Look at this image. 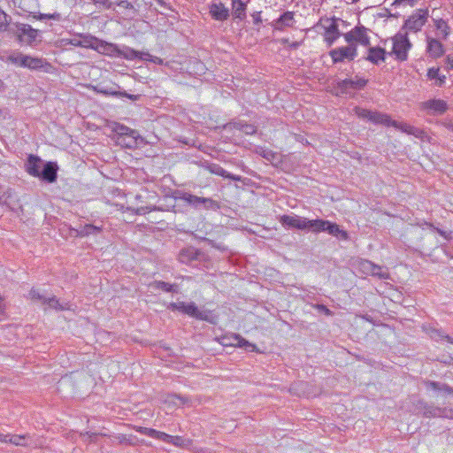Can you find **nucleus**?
<instances>
[{
	"instance_id": "nucleus-1",
	"label": "nucleus",
	"mask_w": 453,
	"mask_h": 453,
	"mask_svg": "<svg viewBox=\"0 0 453 453\" xmlns=\"http://www.w3.org/2000/svg\"><path fill=\"white\" fill-rule=\"evenodd\" d=\"M391 51L388 55H394L399 61H405L408 58V52L411 48V43L407 36V32L397 33L390 39Z\"/></svg>"
},
{
	"instance_id": "nucleus-2",
	"label": "nucleus",
	"mask_w": 453,
	"mask_h": 453,
	"mask_svg": "<svg viewBox=\"0 0 453 453\" xmlns=\"http://www.w3.org/2000/svg\"><path fill=\"white\" fill-rule=\"evenodd\" d=\"M337 21L334 18H321L314 26L318 32L323 30L324 39L328 45H332L341 35Z\"/></svg>"
},
{
	"instance_id": "nucleus-3",
	"label": "nucleus",
	"mask_w": 453,
	"mask_h": 453,
	"mask_svg": "<svg viewBox=\"0 0 453 453\" xmlns=\"http://www.w3.org/2000/svg\"><path fill=\"white\" fill-rule=\"evenodd\" d=\"M173 311H178L190 317L201 320H208L209 313L205 311H200L194 303H186L184 302L172 303L169 306Z\"/></svg>"
},
{
	"instance_id": "nucleus-4",
	"label": "nucleus",
	"mask_w": 453,
	"mask_h": 453,
	"mask_svg": "<svg viewBox=\"0 0 453 453\" xmlns=\"http://www.w3.org/2000/svg\"><path fill=\"white\" fill-rule=\"evenodd\" d=\"M428 12L425 9L417 10L404 23L403 29L416 33L419 31L426 22Z\"/></svg>"
},
{
	"instance_id": "nucleus-5",
	"label": "nucleus",
	"mask_w": 453,
	"mask_h": 453,
	"mask_svg": "<svg viewBox=\"0 0 453 453\" xmlns=\"http://www.w3.org/2000/svg\"><path fill=\"white\" fill-rule=\"evenodd\" d=\"M357 45L349 44L345 47H339L330 51L334 63H339L343 61H351L357 57Z\"/></svg>"
},
{
	"instance_id": "nucleus-6",
	"label": "nucleus",
	"mask_w": 453,
	"mask_h": 453,
	"mask_svg": "<svg viewBox=\"0 0 453 453\" xmlns=\"http://www.w3.org/2000/svg\"><path fill=\"white\" fill-rule=\"evenodd\" d=\"M419 109L428 115H441L449 109L448 104L442 99H430L420 103Z\"/></svg>"
},
{
	"instance_id": "nucleus-7",
	"label": "nucleus",
	"mask_w": 453,
	"mask_h": 453,
	"mask_svg": "<svg viewBox=\"0 0 453 453\" xmlns=\"http://www.w3.org/2000/svg\"><path fill=\"white\" fill-rule=\"evenodd\" d=\"M15 35L20 42L32 44L36 41L39 32L27 24H17Z\"/></svg>"
},
{
	"instance_id": "nucleus-8",
	"label": "nucleus",
	"mask_w": 453,
	"mask_h": 453,
	"mask_svg": "<svg viewBox=\"0 0 453 453\" xmlns=\"http://www.w3.org/2000/svg\"><path fill=\"white\" fill-rule=\"evenodd\" d=\"M179 199L195 208L203 207L205 209H211L217 205L216 202L211 198L200 197L186 192L182 193L179 196Z\"/></svg>"
},
{
	"instance_id": "nucleus-9",
	"label": "nucleus",
	"mask_w": 453,
	"mask_h": 453,
	"mask_svg": "<svg viewBox=\"0 0 453 453\" xmlns=\"http://www.w3.org/2000/svg\"><path fill=\"white\" fill-rule=\"evenodd\" d=\"M220 342L224 346H233V347H239L243 348L247 351H256L257 347L255 344L250 343L244 338H242L239 334H231V335H225L221 338Z\"/></svg>"
},
{
	"instance_id": "nucleus-10",
	"label": "nucleus",
	"mask_w": 453,
	"mask_h": 453,
	"mask_svg": "<svg viewBox=\"0 0 453 453\" xmlns=\"http://www.w3.org/2000/svg\"><path fill=\"white\" fill-rule=\"evenodd\" d=\"M344 39L349 44L358 42L361 45L368 46L370 44V38L367 35V29L364 27H356L349 32L344 34Z\"/></svg>"
},
{
	"instance_id": "nucleus-11",
	"label": "nucleus",
	"mask_w": 453,
	"mask_h": 453,
	"mask_svg": "<svg viewBox=\"0 0 453 453\" xmlns=\"http://www.w3.org/2000/svg\"><path fill=\"white\" fill-rule=\"evenodd\" d=\"M356 115L361 119H368L376 124H383L388 121V115L377 111H372L360 107L354 109Z\"/></svg>"
},
{
	"instance_id": "nucleus-12",
	"label": "nucleus",
	"mask_w": 453,
	"mask_h": 453,
	"mask_svg": "<svg viewBox=\"0 0 453 453\" xmlns=\"http://www.w3.org/2000/svg\"><path fill=\"white\" fill-rule=\"evenodd\" d=\"M280 223L288 227L300 230L307 229L308 219L297 215H283L280 219Z\"/></svg>"
},
{
	"instance_id": "nucleus-13",
	"label": "nucleus",
	"mask_w": 453,
	"mask_h": 453,
	"mask_svg": "<svg viewBox=\"0 0 453 453\" xmlns=\"http://www.w3.org/2000/svg\"><path fill=\"white\" fill-rule=\"evenodd\" d=\"M29 296L34 300H41L44 304H47L50 308H54L57 310H67L69 309V304L67 303H60L59 300L56 297L46 298L39 294V292L35 289H32L29 293Z\"/></svg>"
},
{
	"instance_id": "nucleus-14",
	"label": "nucleus",
	"mask_w": 453,
	"mask_h": 453,
	"mask_svg": "<svg viewBox=\"0 0 453 453\" xmlns=\"http://www.w3.org/2000/svg\"><path fill=\"white\" fill-rule=\"evenodd\" d=\"M210 14L212 19L224 21L229 17V10L222 3H212L210 5Z\"/></svg>"
},
{
	"instance_id": "nucleus-15",
	"label": "nucleus",
	"mask_w": 453,
	"mask_h": 453,
	"mask_svg": "<svg viewBox=\"0 0 453 453\" xmlns=\"http://www.w3.org/2000/svg\"><path fill=\"white\" fill-rule=\"evenodd\" d=\"M294 24V12H286L279 19L273 21V26L276 30H284L286 27H292Z\"/></svg>"
},
{
	"instance_id": "nucleus-16",
	"label": "nucleus",
	"mask_w": 453,
	"mask_h": 453,
	"mask_svg": "<svg viewBox=\"0 0 453 453\" xmlns=\"http://www.w3.org/2000/svg\"><path fill=\"white\" fill-rule=\"evenodd\" d=\"M43 165L38 157L30 155L27 162V171L30 175L39 177Z\"/></svg>"
},
{
	"instance_id": "nucleus-17",
	"label": "nucleus",
	"mask_w": 453,
	"mask_h": 453,
	"mask_svg": "<svg viewBox=\"0 0 453 453\" xmlns=\"http://www.w3.org/2000/svg\"><path fill=\"white\" fill-rule=\"evenodd\" d=\"M58 165L56 163L48 162L41 170V178L48 182H54L57 179Z\"/></svg>"
},
{
	"instance_id": "nucleus-18",
	"label": "nucleus",
	"mask_w": 453,
	"mask_h": 453,
	"mask_svg": "<svg viewBox=\"0 0 453 453\" xmlns=\"http://www.w3.org/2000/svg\"><path fill=\"white\" fill-rule=\"evenodd\" d=\"M250 0H232V14L235 19H243L246 17V7Z\"/></svg>"
},
{
	"instance_id": "nucleus-19",
	"label": "nucleus",
	"mask_w": 453,
	"mask_h": 453,
	"mask_svg": "<svg viewBox=\"0 0 453 453\" xmlns=\"http://www.w3.org/2000/svg\"><path fill=\"white\" fill-rule=\"evenodd\" d=\"M386 51L380 47H371L368 50L366 59L372 64L379 65L385 60Z\"/></svg>"
},
{
	"instance_id": "nucleus-20",
	"label": "nucleus",
	"mask_w": 453,
	"mask_h": 453,
	"mask_svg": "<svg viewBox=\"0 0 453 453\" xmlns=\"http://www.w3.org/2000/svg\"><path fill=\"white\" fill-rule=\"evenodd\" d=\"M164 403L169 409H173L188 404L189 399L178 395H168L165 396Z\"/></svg>"
},
{
	"instance_id": "nucleus-21",
	"label": "nucleus",
	"mask_w": 453,
	"mask_h": 453,
	"mask_svg": "<svg viewBox=\"0 0 453 453\" xmlns=\"http://www.w3.org/2000/svg\"><path fill=\"white\" fill-rule=\"evenodd\" d=\"M103 230V226H95L91 224H86L81 226L80 228L76 229V235L85 237L88 235H97Z\"/></svg>"
},
{
	"instance_id": "nucleus-22",
	"label": "nucleus",
	"mask_w": 453,
	"mask_h": 453,
	"mask_svg": "<svg viewBox=\"0 0 453 453\" xmlns=\"http://www.w3.org/2000/svg\"><path fill=\"white\" fill-rule=\"evenodd\" d=\"M95 50L99 53L116 57L118 52V46L104 41H98V42H96V46H95Z\"/></svg>"
},
{
	"instance_id": "nucleus-23",
	"label": "nucleus",
	"mask_w": 453,
	"mask_h": 453,
	"mask_svg": "<svg viewBox=\"0 0 453 453\" xmlns=\"http://www.w3.org/2000/svg\"><path fill=\"white\" fill-rule=\"evenodd\" d=\"M427 51L433 58H439L444 52L442 44L438 40L432 38L427 40Z\"/></svg>"
},
{
	"instance_id": "nucleus-24",
	"label": "nucleus",
	"mask_w": 453,
	"mask_h": 453,
	"mask_svg": "<svg viewBox=\"0 0 453 453\" xmlns=\"http://www.w3.org/2000/svg\"><path fill=\"white\" fill-rule=\"evenodd\" d=\"M209 171L216 175L222 176L226 179L240 181L242 177L227 173L223 167L219 165L212 164L209 167Z\"/></svg>"
},
{
	"instance_id": "nucleus-25",
	"label": "nucleus",
	"mask_w": 453,
	"mask_h": 453,
	"mask_svg": "<svg viewBox=\"0 0 453 453\" xmlns=\"http://www.w3.org/2000/svg\"><path fill=\"white\" fill-rule=\"evenodd\" d=\"M426 388L427 390H433L435 392H441V393H447V394H452L453 388L449 387L445 383H440L436 381H426L425 383Z\"/></svg>"
},
{
	"instance_id": "nucleus-26",
	"label": "nucleus",
	"mask_w": 453,
	"mask_h": 453,
	"mask_svg": "<svg viewBox=\"0 0 453 453\" xmlns=\"http://www.w3.org/2000/svg\"><path fill=\"white\" fill-rule=\"evenodd\" d=\"M139 141L142 142V139L140 136L139 133L137 132V135H127L121 140L118 139L117 142L121 146L132 149V148H135L138 145Z\"/></svg>"
},
{
	"instance_id": "nucleus-27",
	"label": "nucleus",
	"mask_w": 453,
	"mask_h": 453,
	"mask_svg": "<svg viewBox=\"0 0 453 453\" xmlns=\"http://www.w3.org/2000/svg\"><path fill=\"white\" fill-rule=\"evenodd\" d=\"M326 232L342 240L348 239L347 232L342 229H340L337 224L332 223L330 221L327 222Z\"/></svg>"
},
{
	"instance_id": "nucleus-28",
	"label": "nucleus",
	"mask_w": 453,
	"mask_h": 453,
	"mask_svg": "<svg viewBox=\"0 0 453 453\" xmlns=\"http://www.w3.org/2000/svg\"><path fill=\"white\" fill-rule=\"evenodd\" d=\"M113 131L118 134V139H123L127 135H137V131L122 124L116 123Z\"/></svg>"
},
{
	"instance_id": "nucleus-29",
	"label": "nucleus",
	"mask_w": 453,
	"mask_h": 453,
	"mask_svg": "<svg viewBox=\"0 0 453 453\" xmlns=\"http://www.w3.org/2000/svg\"><path fill=\"white\" fill-rule=\"evenodd\" d=\"M327 222L328 220L324 219H308L307 229L315 233L326 232Z\"/></svg>"
},
{
	"instance_id": "nucleus-30",
	"label": "nucleus",
	"mask_w": 453,
	"mask_h": 453,
	"mask_svg": "<svg viewBox=\"0 0 453 453\" xmlns=\"http://www.w3.org/2000/svg\"><path fill=\"white\" fill-rule=\"evenodd\" d=\"M142 52L136 51L129 47H124L123 49L118 48V52L116 57H122L127 60H134L135 58H140Z\"/></svg>"
},
{
	"instance_id": "nucleus-31",
	"label": "nucleus",
	"mask_w": 453,
	"mask_h": 453,
	"mask_svg": "<svg viewBox=\"0 0 453 453\" xmlns=\"http://www.w3.org/2000/svg\"><path fill=\"white\" fill-rule=\"evenodd\" d=\"M26 57L27 55H24L18 51H14L7 57V62H10L17 66L24 67Z\"/></svg>"
},
{
	"instance_id": "nucleus-32",
	"label": "nucleus",
	"mask_w": 453,
	"mask_h": 453,
	"mask_svg": "<svg viewBox=\"0 0 453 453\" xmlns=\"http://www.w3.org/2000/svg\"><path fill=\"white\" fill-rule=\"evenodd\" d=\"M385 126H392V127H395V128L401 130L402 132L403 133H406V134H410L411 130V125L407 124V123H403V122H397L395 120H392L390 119V117L388 115V121H386L384 123Z\"/></svg>"
},
{
	"instance_id": "nucleus-33",
	"label": "nucleus",
	"mask_w": 453,
	"mask_h": 453,
	"mask_svg": "<svg viewBox=\"0 0 453 453\" xmlns=\"http://www.w3.org/2000/svg\"><path fill=\"white\" fill-rule=\"evenodd\" d=\"M427 76L430 80H435L436 86H441L446 80L445 75L440 74L439 68H430L427 72Z\"/></svg>"
},
{
	"instance_id": "nucleus-34",
	"label": "nucleus",
	"mask_w": 453,
	"mask_h": 453,
	"mask_svg": "<svg viewBox=\"0 0 453 453\" xmlns=\"http://www.w3.org/2000/svg\"><path fill=\"white\" fill-rule=\"evenodd\" d=\"M28 435H12L8 437V441L16 446H29L30 443L27 442Z\"/></svg>"
},
{
	"instance_id": "nucleus-35",
	"label": "nucleus",
	"mask_w": 453,
	"mask_h": 453,
	"mask_svg": "<svg viewBox=\"0 0 453 453\" xmlns=\"http://www.w3.org/2000/svg\"><path fill=\"white\" fill-rule=\"evenodd\" d=\"M43 60L42 58H32L30 56L26 57L25 66L30 69H39L42 67Z\"/></svg>"
},
{
	"instance_id": "nucleus-36",
	"label": "nucleus",
	"mask_w": 453,
	"mask_h": 453,
	"mask_svg": "<svg viewBox=\"0 0 453 453\" xmlns=\"http://www.w3.org/2000/svg\"><path fill=\"white\" fill-rule=\"evenodd\" d=\"M435 27L438 30V35L443 39H446L449 34V27L443 19L435 20Z\"/></svg>"
},
{
	"instance_id": "nucleus-37",
	"label": "nucleus",
	"mask_w": 453,
	"mask_h": 453,
	"mask_svg": "<svg viewBox=\"0 0 453 453\" xmlns=\"http://www.w3.org/2000/svg\"><path fill=\"white\" fill-rule=\"evenodd\" d=\"M423 415L426 418H441V408L425 405L423 408Z\"/></svg>"
},
{
	"instance_id": "nucleus-38",
	"label": "nucleus",
	"mask_w": 453,
	"mask_h": 453,
	"mask_svg": "<svg viewBox=\"0 0 453 453\" xmlns=\"http://www.w3.org/2000/svg\"><path fill=\"white\" fill-rule=\"evenodd\" d=\"M150 288L155 289H162L165 292H173L175 291V285H171L165 281H154L150 284Z\"/></svg>"
},
{
	"instance_id": "nucleus-39",
	"label": "nucleus",
	"mask_w": 453,
	"mask_h": 453,
	"mask_svg": "<svg viewBox=\"0 0 453 453\" xmlns=\"http://www.w3.org/2000/svg\"><path fill=\"white\" fill-rule=\"evenodd\" d=\"M98 39L93 36H81V47L84 48H91L95 50V46H96V42H98Z\"/></svg>"
},
{
	"instance_id": "nucleus-40",
	"label": "nucleus",
	"mask_w": 453,
	"mask_h": 453,
	"mask_svg": "<svg viewBox=\"0 0 453 453\" xmlns=\"http://www.w3.org/2000/svg\"><path fill=\"white\" fill-rule=\"evenodd\" d=\"M12 190L0 185V204L7 203V200L12 197Z\"/></svg>"
},
{
	"instance_id": "nucleus-41",
	"label": "nucleus",
	"mask_w": 453,
	"mask_h": 453,
	"mask_svg": "<svg viewBox=\"0 0 453 453\" xmlns=\"http://www.w3.org/2000/svg\"><path fill=\"white\" fill-rule=\"evenodd\" d=\"M169 443H172L175 446L185 448L188 447L191 444V441L180 436H172V439Z\"/></svg>"
},
{
	"instance_id": "nucleus-42",
	"label": "nucleus",
	"mask_w": 453,
	"mask_h": 453,
	"mask_svg": "<svg viewBox=\"0 0 453 453\" xmlns=\"http://www.w3.org/2000/svg\"><path fill=\"white\" fill-rule=\"evenodd\" d=\"M37 19L42 20V19H53L56 21H59L62 19V16L58 12H53V13H40L38 16L35 17Z\"/></svg>"
},
{
	"instance_id": "nucleus-43",
	"label": "nucleus",
	"mask_w": 453,
	"mask_h": 453,
	"mask_svg": "<svg viewBox=\"0 0 453 453\" xmlns=\"http://www.w3.org/2000/svg\"><path fill=\"white\" fill-rule=\"evenodd\" d=\"M338 88L341 93H348L349 89H352L351 79H345L339 81Z\"/></svg>"
},
{
	"instance_id": "nucleus-44",
	"label": "nucleus",
	"mask_w": 453,
	"mask_h": 453,
	"mask_svg": "<svg viewBox=\"0 0 453 453\" xmlns=\"http://www.w3.org/2000/svg\"><path fill=\"white\" fill-rule=\"evenodd\" d=\"M360 269L366 274H371L374 268V264L369 260H362L359 264Z\"/></svg>"
},
{
	"instance_id": "nucleus-45",
	"label": "nucleus",
	"mask_w": 453,
	"mask_h": 453,
	"mask_svg": "<svg viewBox=\"0 0 453 453\" xmlns=\"http://www.w3.org/2000/svg\"><path fill=\"white\" fill-rule=\"evenodd\" d=\"M235 127L242 131L246 134H253L256 132V127L249 124H235Z\"/></svg>"
},
{
	"instance_id": "nucleus-46",
	"label": "nucleus",
	"mask_w": 453,
	"mask_h": 453,
	"mask_svg": "<svg viewBox=\"0 0 453 453\" xmlns=\"http://www.w3.org/2000/svg\"><path fill=\"white\" fill-rule=\"evenodd\" d=\"M140 59L150 61V62H153V63L158 64V65L163 64V59H161L160 58H157V57H154L148 52L141 53Z\"/></svg>"
},
{
	"instance_id": "nucleus-47",
	"label": "nucleus",
	"mask_w": 453,
	"mask_h": 453,
	"mask_svg": "<svg viewBox=\"0 0 453 453\" xmlns=\"http://www.w3.org/2000/svg\"><path fill=\"white\" fill-rule=\"evenodd\" d=\"M409 134H412L413 136L419 138L423 141L428 139V135L424 130L415 127L413 126L411 127V130Z\"/></svg>"
},
{
	"instance_id": "nucleus-48",
	"label": "nucleus",
	"mask_w": 453,
	"mask_h": 453,
	"mask_svg": "<svg viewBox=\"0 0 453 453\" xmlns=\"http://www.w3.org/2000/svg\"><path fill=\"white\" fill-rule=\"evenodd\" d=\"M351 83L352 89H360L366 85L367 81L363 78L355 77L354 79H351Z\"/></svg>"
},
{
	"instance_id": "nucleus-49",
	"label": "nucleus",
	"mask_w": 453,
	"mask_h": 453,
	"mask_svg": "<svg viewBox=\"0 0 453 453\" xmlns=\"http://www.w3.org/2000/svg\"><path fill=\"white\" fill-rule=\"evenodd\" d=\"M136 431L142 434H145V435H148L150 437H152V438H155L156 434H157V430L155 429H152V428H148V427H143V426H139L136 428Z\"/></svg>"
},
{
	"instance_id": "nucleus-50",
	"label": "nucleus",
	"mask_w": 453,
	"mask_h": 453,
	"mask_svg": "<svg viewBox=\"0 0 453 453\" xmlns=\"http://www.w3.org/2000/svg\"><path fill=\"white\" fill-rule=\"evenodd\" d=\"M96 90L103 95H111V96H119V91L114 89L113 88H96Z\"/></svg>"
},
{
	"instance_id": "nucleus-51",
	"label": "nucleus",
	"mask_w": 453,
	"mask_h": 453,
	"mask_svg": "<svg viewBox=\"0 0 453 453\" xmlns=\"http://www.w3.org/2000/svg\"><path fill=\"white\" fill-rule=\"evenodd\" d=\"M371 275L378 276L380 278L384 279L388 277V273L385 271H383V269L380 266L377 265H374V268L372 271Z\"/></svg>"
},
{
	"instance_id": "nucleus-52",
	"label": "nucleus",
	"mask_w": 453,
	"mask_h": 453,
	"mask_svg": "<svg viewBox=\"0 0 453 453\" xmlns=\"http://www.w3.org/2000/svg\"><path fill=\"white\" fill-rule=\"evenodd\" d=\"M441 418H453V408H441Z\"/></svg>"
},
{
	"instance_id": "nucleus-53",
	"label": "nucleus",
	"mask_w": 453,
	"mask_h": 453,
	"mask_svg": "<svg viewBox=\"0 0 453 453\" xmlns=\"http://www.w3.org/2000/svg\"><path fill=\"white\" fill-rule=\"evenodd\" d=\"M155 438L169 443L172 439V435H169L164 432L157 431Z\"/></svg>"
},
{
	"instance_id": "nucleus-54",
	"label": "nucleus",
	"mask_w": 453,
	"mask_h": 453,
	"mask_svg": "<svg viewBox=\"0 0 453 453\" xmlns=\"http://www.w3.org/2000/svg\"><path fill=\"white\" fill-rule=\"evenodd\" d=\"M63 42L65 45H73V46H77V47H81V42H80V38H72V39H64L63 40Z\"/></svg>"
},
{
	"instance_id": "nucleus-55",
	"label": "nucleus",
	"mask_w": 453,
	"mask_h": 453,
	"mask_svg": "<svg viewBox=\"0 0 453 453\" xmlns=\"http://www.w3.org/2000/svg\"><path fill=\"white\" fill-rule=\"evenodd\" d=\"M418 0H394L393 4H403V5H409L413 6L415 4L418 3Z\"/></svg>"
},
{
	"instance_id": "nucleus-56",
	"label": "nucleus",
	"mask_w": 453,
	"mask_h": 453,
	"mask_svg": "<svg viewBox=\"0 0 453 453\" xmlns=\"http://www.w3.org/2000/svg\"><path fill=\"white\" fill-rule=\"evenodd\" d=\"M314 308L319 311L324 312L326 316H332L333 312L324 304H315Z\"/></svg>"
},
{
	"instance_id": "nucleus-57",
	"label": "nucleus",
	"mask_w": 453,
	"mask_h": 453,
	"mask_svg": "<svg viewBox=\"0 0 453 453\" xmlns=\"http://www.w3.org/2000/svg\"><path fill=\"white\" fill-rule=\"evenodd\" d=\"M125 96L127 98H129L132 101H136V100H138L140 98L141 96L140 95L128 94L126 91H123V92H119V96Z\"/></svg>"
},
{
	"instance_id": "nucleus-58",
	"label": "nucleus",
	"mask_w": 453,
	"mask_h": 453,
	"mask_svg": "<svg viewBox=\"0 0 453 453\" xmlns=\"http://www.w3.org/2000/svg\"><path fill=\"white\" fill-rule=\"evenodd\" d=\"M262 156L269 161H273L275 158V153L272 150H263Z\"/></svg>"
},
{
	"instance_id": "nucleus-59",
	"label": "nucleus",
	"mask_w": 453,
	"mask_h": 453,
	"mask_svg": "<svg viewBox=\"0 0 453 453\" xmlns=\"http://www.w3.org/2000/svg\"><path fill=\"white\" fill-rule=\"evenodd\" d=\"M7 27V16L5 13H0V30H5Z\"/></svg>"
},
{
	"instance_id": "nucleus-60",
	"label": "nucleus",
	"mask_w": 453,
	"mask_h": 453,
	"mask_svg": "<svg viewBox=\"0 0 453 453\" xmlns=\"http://www.w3.org/2000/svg\"><path fill=\"white\" fill-rule=\"evenodd\" d=\"M95 4H99L110 9L111 7V3L109 0H93Z\"/></svg>"
},
{
	"instance_id": "nucleus-61",
	"label": "nucleus",
	"mask_w": 453,
	"mask_h": 453,
	"mask_svg": "<svg viewBox=\"0 0 453 453\" xmlns=\"http://www.w3.org/2000/svg\"><path fill=\"white\" fill-rule=\"evenodd\" d=\"M302 44L301 42H289V45L288 46L290 49H297Z\"/></svg>"
},
{
	"instance_id": "nucleus-62",
	"label": "nucleus",
	"mask_w": 453,
	"mask_h": 453,
	"mask_svg": "<svg viewBox=\"0 0 453 453\" xmlns=\"http://www.w3.org/2000/svg\"><path fill=\"white\" fill-rule=\"evenodd\" d=\"M447 63L453 69V54L447 56Z\"/></svg>"
},
{
	"instance_id": "nucleus-63",
	"label": "nucleus",
	"mask_w": 453,
	"mask_h": 453,
	"mask_svg": "<svg viewBox=\"0 0 453 453\" xmlns=\"http://www.w3.org/2000/svg\"><path fill=\"white\" fill-rule=\"evenodd\" d=\"M9 435H4L0 433V441L2 442H7L8 441Z\"/></svg>"
},
{
	"instance_id": "nucleus-64",
	"label": "nucleus",
	"mask_w": 453,
	"mask_h": 453,
	"mask_svg": "<svg viewBox=\"0 0 453 453\" xmlns=\"http://www.w3.org/2000/svg\"><path fill=\"white\" fill-rule=\"evenodd\" d=\"M280 43L288 46L289 45V40L288 38H282L280 39Z\"/></svg>"
}]
</instances>
